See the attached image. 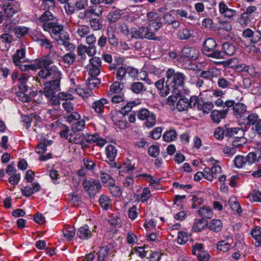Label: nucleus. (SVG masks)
<instances>
[{
    "label": "nucleus",
    "mask_w": 261,
    "mask_h": 261,
    "mask_svg": "<svg viewBox=\"0 0 261 261\" xmlns=\"http://www.w3.org/2000/svg\"><path fill=\"white\" fill-rule=\"evenodd\" d=\"M228 111V109L225 108L220 111L214 110L211 112V118L214 122L219 123L222 119L226 117Z\"/></svg>",
    "instance_id": "obj_17"
},
{
    "label": "nucleus",
    "mask_w": 261,
    "mask_h": 261,
    "mask_svg": "<svg viewBox=\"0 0 261 261\" xmlns=\"http://www.w3.org/2000/svg\"><path fill=\"white\" fill-rule=\"evenodd\" d=\"M100 178L102 182L107 184L108 186L115 183L114 179L112 176L106 173L100 171L99 173Z\"/></svg>",
    "instance_id": "obj_42"
},
{
    "label": "nucleus",
    "mask_w": 261,
    "mask_h": 261,
    "mask_svg": "<svg viewBox=\"0 0 261 261\" xmlns=\"http://www.w3.org/2000/svg\"><path fill=\"white\" fill-rule=\"evenodd\" d=\"M200 73L198 75L199 78H202L206 80L211 81L212 80L215 76V73L212 70H200Z\"/></svg>",
    "instance_id": "obj_45"
},
{
    "label": "nucleus",
    "mask_w": 261,
    "mask_h": 261,
    "mask_svg": "<svg viewBox=\"0 0 261 261\" xmlns=\"http://www.w3.org/2000/svg\"><path fill=\"white\" fill-rule=\"evenodd\" d=\"M259 18V13L257 12V8L254 6L248 7L246 11L243 13L238 19L240 24L245 27L253 20H257Z\"/></svg>",
    "instance_id": "obj_5"
},
{
    "label": "nucleus",
    "mask_w": 261,
    "mask_h": 261,
    "mask_svg": "<svg viewBox=\"0 0 261 261\" xmlns=\"http://www.w3.org/2000/svg\"><path fill=\"white\" fill-rule=\"evenodd\" d=\"M182 55L177 57V61L180 63L187 61L194 60L197 58L198 53L197 49L194 47H191L188 45L185 46L181 49Z\"/></svg>",
    "instance_id": "obj_9"
},
{
    "label": "nucleus",
    "mask_w": 261,
    "mask_h": 261,
    "mask_svg": "<svg viewBox=\"0 0 261 261\" xmlns=\"http://www.w3.org/2000/svg\"><path fill=\"white\" fill-rule=\"evenodd\" d=\"M251 200L256 202H261V192L254 190L249 195Z\"/></svg>",
    "instance_id": "obj_64"
},
{
    "label": "nucleus",
    "mask_w": 261,
    "mask_h": 261,
    "mask_svg": "<svg viewBox=\"0 0 261 261\" xmlns=\"http://www.w3.org/2000/svg\"><path fill=\"white\" fill-rule=\"evenodd\" d=\"M189 108L188 99L184 95H180L176 103V109L179 112L187 111Z\"/></svg>",
    "instance_id": "obj_20"
},
{
    "label": "nucleus",
    "mask_w": 261,
    "mask_h": 261,
    "mask_svg": "<svg viewBox=\"0 0 261 261\" xmlns=\"http://www.w3.org/2000/svg\"><path fill=\"white\" fill-rule=\"evenodd\" d=\"M124 170L126 172H132L136 169L135 163L128 159H126L123 162Z\"/></svg>",
    "instance_id": "obj_51"
},
{
    "label": "nucleus",
    "mask_w": 261,
    "mask_h": 261,
    "mask_svg": "<svg viewBox=\"0 0 261 261\" xmlns=\"http://www.w3.org/2000/svg\"><path fill=\"white\" fill-rule=\"evenodd\" d=\"M109 191L113 196L115 197H120L122 195V192L119 187L115 185L114 183L109 186Z\"/></svg>",
    "instance_id": "obj_47"
},
{
    "label": "nucleus",
    "mask_w": 261,
    "mask_h": 261,
    "mask_svg": "<svg viewBox=\"0 0 261 261\" xmlns=\"http://www.w3.org/2000/svg\"><path fill=\"white\" fill-rule=\"evenodd\" d=\"M76 58V55L73 52L66 53L61 57L62 61L66 67H69L73 64Z\"/></svg>",
    "instance_id": "obj_23"
},
{
    "label": "nucleus",
    "mask_w": 261,
    "mask_h": 261,
    "mask_svg": "<svg viewBox=\"0 0 261 261\" xmlns=\"http://www.w3.org/2000/svg\"><path fill=\"white\" fill-rule=\"evenodd\" d=\"M222 48L223 49L222 53H223L224 56L225 55L232 56L235 53L236 51V46L234 45L233 43L228 41L223 43Z\"/></svg>",
    "instance_id": "obj_26"
},
{
    "label": "nucleus",
    "mask_w": 261,
    "mask_h": 261,
    "mask_svg": "<svg viewBox=\"0 0 261 261\" xmlns=\"http://www.w3.org/2000/svg\"><path fill=\"white\" fill-rule=\"evenodd\" d=\"M85 122L83 120H77L75 123L72 124V130L74 132L82 131L84 128Z\"/></svg>",
    "instance_id": "obj_56"
},
{
    "label": "nucleus",
    "mask_w": 261,
    "mask_h": 261,
    "mask_svg": "<svg viewBox=\"0 0 261 261\" xmlns=\"http://www.w3.org/2000/svg\"><path fill=\"white\" fill-rule=\"evenodd\" d=\"M25 56V47H22L20 49H17L16 53L12 56V60L15 65L20 64V60L23 59Z\"/></svg>",
    "instance_id": "obj_24"
},
{
    "label": "nucleus",
    "mask_w": 261,
    "mask_h": 261,
    "mask_svg": "<svg viewBox=\"0 0 261 261\" xmlns=\"http://www.w3.org/2000/svg\"><path fill=\"white\" fill-rule=\"evenodd\" d=\"M62 71L58 68L51 73L49 79L44 83L43 88L44 95L49 99V102L52 105H59L60 102L59 99L56 95V93L60 90L61 80L62 79Z\"/></svg>",
    "instance_id": "obj_3"
},
{
    "label": "nucleus",
    "mask_w": 261,
    "mask_h": 261,
    "mask_svg": "<svg viewBox=\"0 0 261 261\" xmlns=\"http://www.w3.org/2000/svg\"><path fill=\"white\" fill-rule=\"evenodd\" d=\"M233 100H227L225 102L223 101L221 98H218L215 101V105L217 107H223V109H227L228 111L229 108L233 105Z\"/></svg>",
    "instance_id": "obj_39"
},
{
    "label": "nucleus",
    "mask_w": 261,
    "mask_h": 261,
    "mask_svg": "<svg viewBox=\"0 0 261 261\" xmlns=\"http://www.w3.org/2000/svg\"><path fill=\"white\" fill-rule=\"evenodd\" d=\"M90 32V28L87 25H81L78 27L77 33L81 37H85Z\"/></svg>",
    "instance_id": "obj_44"
},
{
    "label": "nucleus",
    "mask_w": 261,
    "mask_h": 261,
    "mask_svg": "<svg viewBox=\"0 0 261 261\" xmlns=\"http://www.w3.org/2000/svg\"><path fill=\"white\" fill-rule=\"evenodd\" d=\"M238 140H234L232 142V145L233 147H228L226 146L225 147L224 152L225 153L228 154L229 155H231L233 154L236 151V148L234 146H238L240 145H241V144H239L238 143Z\"/></svg>",
    "instance_id": "obj_55"
},
{
    "label": "nucleus",
    "mask_w": 261,
    "mask_h": 261,
    "mask_svg": "<svg viewBox=\"0 0 261 261\" xmlns=\"http://www.w3.org/2000/svg\"><path fill=\"white\" fill-rule=\"evenodd\" d=\"M256 154L254 152H249L248 155L245 156L246 159V163L249 165H252L255 163V161L259 162L261 160V156H259L258 159L256 158Z\"/></svg>",
    "instance_id": "obj_54"
},
{
    "label": "nucleus",
    "mask_w": 261,
    "mask_h": 261,
    "mask_svg": "<svg viewBox=\"0 0 261 261\" xmlns=\"http://www.w3.org/2000/svg\"><path fill=\"white\" fill-rule=\"evenodd\" d=\"M218 46L215 40L212 38L205 40L203 42V49L206 56L214 59H223L224 54L222 50L216 49Z\"/></svg>",
    "instance_id": "obj_4"
},
{
    "label": "nucleus",
    "mask_w": 261,
    "mask_h": 261,
    "mask_svg": "<svg viewBox=\"0 0 261 261\" xmlns=\"http://www.w3.org/2000/svg\"><path fill=\"white\" fill-rule=\"evenodd\" d=\"M207 226L211 231L218 232L220 231L223 228V224L220 220L214 219L210 223L207 222Z\"/></svg>",
    "instance_id": "obj_21"
},
{
    "label": "nucleus",
    "mask_w": 261,
    "mask_h": 261,
    "mask_svg": "<svg viewBox=\"0 0 261 261\" xmlns=\"http://www.w3.org/2000/svg\"><path fill=\"white\" fill-rule=\"evenodd\" d=\"M99 202L101 207L105 210H108L110 208L112 203L110 197L105 194H102L100 196Z\"/></svg>",
    "instance_id": "obj_32"
},
{
    "label": "nucleus",
    "mask_w": 261,
    "mask_h": 261,
    "mask_svg": "<svg viewBox=\"0 0 261 261\" xmlns=\"http://www.w3.org/2000/svg\"><path fill=\"white\" fill-rule=\"evenodd\" d=\"M76 11L84 10L88 6V0H78L75 3Z\"/></svg>",
    "instance_id": "obj_58"
},
{
    "label": "nucleus",
    "mask_w": 261,
    "mask_h": 261,
    "mask_svg": "<svg viewBox=\"0 0 261 261\" xmlns=\"http://www.w3.org/2000/svg\"><path fill=\"white\" fill-rule=\"evenodd\" d=\"M173 11L175 15L180 17L181 19L182 18H185L190 20L193 19V16H192L191 14H189L187 10L184 9H177L173 10Z\"/></svg>",
    "instance_id": "obj_36"
},
{
    "label": "nucleus",
    "mask_w": 261,
    "mask_h": 261,
    "mask_svg": "<svg viewBox=\"0 0 261 261\" xmlns=\"http://www.w3.org/2000/svg\"><path fill=\"white\" fill-rule=\"evenodd\" d=\"M87 86L91 89L98 87L101 83V81L97 77L89 76L86 81Z\"/></svg>",
    "instance_id": "obj_38"
},
{
    "label": "nucleus",
    "mask_w": 261,
    "mask_h": 261,
    "mask_svg": "<svg viewBox=\"0 0 261 261\" xmlns=\"http://www.w3.org/2000/svg\"><path fill=\"white\" fill-rule=\"evenodd\" d=\"M13 30L18 38L27 35L29 32V28L25 27H15Z\"/></svg>",
    "instance_id": "obj_52"
},
{
    "label": "nucleus",
    "mask_w": 261,
    "mask_h": 261,
    "mask_svg": "<svg viewBox=\"0 0 261 261\" xmlns=\"http://www.w3.org/2000/svg\"><path fill=\"white\" fill-rule=\"evenodd\" d=\"M230 246V244L226 240H221L217 243V249L223 252H226L229 250Z\"/></svg>",
    "instance_id": "obj_43"
},
{
    "label": "nucleus",
    "mask_w": 261,
    "mask_h": 261,
    "mask_svg": "<svg viewBox=\"0 0 261 261\" xmlns=\"http://www.w3.org/2000/svg\"><path fill=\"white\" fill-rule=\"evenodd\" d=\"M63 232L64 237L67 240L71 241L75 236V228L73 226H67L63 229Z\"/></svg>",
    "instance_id": "obj_35"
},
{
    "label": "nucleus",
    "mask_w": 261,
    "mask_h": 261,
    "mask_svg": "<svg viewBox=\"0 0 261 261\" xmlns=\"http://www.w3.org/2000/svg\"><path fill=\"white\" fill-rule=\"evenodd\" d=\"M217 84L219 88L222 89L230 88L231 86V82L224 78L223 77H220L218 79Z\"/></svg>",
    "instance_id": "obj_49"
},
{
    "label": "nucleus",
    "mask_w": 261,
    "mask_h": 261,
    "mask_svg": "<svg viewBox=\"0 0 261 261\" xmlns=\"http://www.w3.org/2000/svg\"><path fill=\"white\" fill-rule=\"evenodd\" d=\"M37 42L40 46H44L46 48L51 49L53 47L50 40L46 38L43 35H39V38L37 39Z\"/></svg>",
    "instance_id": "obj_33"
},
{
    "label": "nucleus",
    "mask_w": 261,
    "mask_h": 261,
    "mask_svg": "<svg viewBox=\"0 0 261 261\" xmlns=\"http://www.w3.org/2000/svg\"><path fill=\"white\" fill-rule=\"evenodd\" d=\"M107 157L111 162L114 161L117 154V150L112 145H109L106 148Z\"/></svg>",
    "instance_id": "obj_34"
},
{
    "label": "nucleus",
    "mask_w": 261,
    "mask_h": 261,
    "mask_svg": "<svg viewBox=\"0 0 261 261\" xmlns=\"http://www.w3.org/2000/svg\"><path fill=\"white\" fill-rule=\"evenodd\" d=\"M90 25L93 31H99L102 29L101 21L97 18H92L89 20Z\"/></svg>",
    "instance_id": "obj_40"
},
{
    "label": "nucleus",
    "mask_w": 261,
    "mask_h": 261,
    "mask_svg": "<svg viewBox=\"0 0 261 261\" xmlns=\"http://www.w3.org/2000/svg\"><path fill=\"white\" fill-rule=\"evenodd\" d=\"M111 248V244L100 247L97 253L98 255V261H107L108 254Z\"/></svg>",
    "instance_id": "obj_19"
},
{
    "label": "nucleus",
    "mask_w": 261,
    "mask_h": 261,
    "mask_svg": "<svg viewBox=\"0 0 261 261\" xmlns=\"http://www.w3.org/2000/svg\"><path fill=\"white\" fill-rule=\"evenodd\" d=\"M120 11L119 10H115L108 15L107 19L109 23H114L120 19Z\"/></svg>",
    "instance_id": "obj_37"
},
{
    "label": "nucleus",
    "mask_w": 261,
    "mask_h": 261,
    "mask_svg": "<svg viewBox=\"0 0 261 261\" xmlns=\"http://www.w3.org/2000/svg\"><path fill=\"white\" fill-rule=\"evenodd\" d=\"M233 114L237 118H241L247 111V107L243 103L237 102L233 100V105L231 106Z\"/></svg>",
    "instance_id": "obj_16"
},
{
    "label": "nucleus",
    "mask_w": 261,
    "mask_h": 261,
    "mask_svg": "<svg viewBox=\"0 0 261 261\" xmlns=\"http://www.w3.org/2000/svg\"><path fill=\"white\" fill-rule=\"evenodd\" d=\"M160 153L159 146L158 145H151L148 149V154L153 158L156 157Z\"/></svg>",
    "instance_id": "obj_59"
},
{
    "label": "nucleus",
    "mask_w": 261,
    "mask_h": 261,
    "mask_svg": "<svg viewBox=\"0 0 261 261\" xmlns=\"http://www.w3.org/2000/svg\"><path fill=\"white\" fill-rule=\"evenodd\" d=\"M60 135L62 138H64L67 140H70L72 135L71 133H69V127L65 125H62L61 127V129L60 131Z\"/></svg>",
    "instance_id": "obj_53"
},
{
    "label": "nucleus",
    "mask_w": 261,
    "mask_h": 261,
    "mask_svg": "<svg viewBox=\"0 0 261 261\" xmlns=\"http://www.w3.org/2000/svg\"><path fill=\"white\" fill-rule=\"evenodd\" d=\"M93 231V229L90 230L88 225L86 224L78 229L76 234L81 239L86 240L92 237Z\"/></svg>",
    "instance_id": "obj_18"
},
{
    "label": "nucleus",
    "mask_w": 261,
    "mask_h": 261,
    "mask_svg": "<svg viewBox=\"0 0 261 261\" xmlns=\"http://www.w3.org/2000/svg\"><path fill=\"white\" fill-rule=\"evenodd\" d=\"M147 17L150 28H153L154 32H158L161 28L162 23L161 22V19L159 14L155 12H149L147 13Z\"/></svg>",
    "instance_id": "obj_11"
},
{
    "label": "nucleus",
    "mask_w": 261,
    "mask_h": 261,
    "mask_svg": "<svg viewBox=\"0 0 261 261\" xmlns=\"http://www.w3.org/2000/svg\"><path fill=\"white\" fill-rule=\"evenodd\" d=\"M146 29V27H141L139 28L138 29H136L132 32L133 36L136 38H144V35Z\"/></svg>",
    "instance_id": "obj_57"
},
{
    "label": "nucleus",
    "mask_w": 261,
    "mask_h": 261,
    "mask_svg": "<svg viewBox=\"0 0 261 261\" xmlns=\"http://www.w3.org/2000/svg\"><path fill=\"white\" fill-rule=\"evenodd\" d=\"M69 35L66 31H62L57 39L58 43L61 45H65L69 41Z\"/></svg>",
    "instance_id": "obj_41"
},
{
    "label": "nucleus",
    "mask_w": 261,
    "mask_h": 261,
    "mask_svg": "<svg viewBox=\"0 0 261 261\" xmlns=\"http://www.w3.org/2000/svg\"><path fill=\"white\" fill-rule=\"evenodd\" d=\"M110 105V101L108 99L102 98L94 101L92 107L96 113L102 114L105 109L109 110Z\"/></svg>",
    "instance_id": "obj_14"
},
{
    "label": "nucleus",
    "mask_w": 261,
    "mask_h": 261,
    "mask_svg": "<svg viewBox=\"0 0 261 261\" xmlns=\"http://www.w3.org/2000/svg\"><path fill=\"white\" fill-rule=\"evenodd\" d=\"M28 76L25 74H21L18 79L19 89L20 92L27 93L29 90V86L27 84Z\"/></svg>",
    "instance_id": "obj_25"
},
{
    "label": "nucleus",
    "mask_w": 261,
    "mask_h": 261,
    "mask_svg": "<svg viewBox=\"0 0 261 261\" xmlns=\"http://www.w3.org/2000/svg\"><path fill=\"white\" fill-rule=\"evenodd\" d=\"M4 13L7 17H11L14 14L20 10V6L18 2L4 4L2 6Z\"/></svg>",
    "instance_id": "obj_13"
},
{
    "label": "nucleus",
    "mask_w": 261,
    "mask_h": 261,
    "mask_svg": "<svg viewBox=\"0 0 261 261\" xmlns=\"http://www.w3.org/2000/svg\"><path fill=\"white\" fill-rule=\"evenodd\" d=\"M234 164L238 168H243L247 164L245 156L241 155L236 156L234 160Z\"/></svg>",
    "instance_id": "obj_46"
},
{
    "label": "nucleus",
    "mask_w": 261,
    "mask_h": 261,
    "mask_svg": "<svg viewBox=\"0 0 261 261\" xmlns=\"http://www.w3.org/2000/svg\"><path fill=\"white\" fill-rule=\"evenodd\" d=\"M22 71H28L30 70L36 71L38 69L37 76L34 77L37 83H41V80H48L51 73L54 72L58 67L54 65V61L50 58L45 57L34 61L33 64H24L22 61L19 65H16Z\"/></svg>",
    "instance_id": "obj_2"
},
{
    "label": "nucleus",
    "mask_w": 261,
    "mask_h": 261,
    "mask_svg": "<svg viewBox=\"0 0 261 261\" xmlns=\"http://www.w3.org/2000/svg\"><path fill=\"white\" fill-rule=\"evenodd\" d=\"M82 186L84 190L91 197H94L95 195L99 192L101 189L102 186L99 180L92 179L88 180L86 178L83 179Z\"/></svg>",
    "instance_id": "obj_6"
},
{
    "label": "nucleus",
    "mask_w": 261,
    "mask_h": 261,
    "mask_svg": "<svg viewBox=\"0 0 261 261\" xmlns=\"http://www.w3.org/2000/svg\"><path fill=\"white\" fill-rule=\"evenodd\" d=\"M197 213L202 218L203 221L204 219H210L213 216L212 209L208 206H204L201 207L198 211Z\"/></svg>",
    "instance_id": "obj_22"
},
{
    "label": "nucleus",
    "mask_w": 261,
    "mask_h": 261,
    "mask_svg": "<svg viewBox=\"0 0 261 261\" xmlns=\"http://www.w3.org/2000/svg\"><path fill=\"white\" fill-rule=\"evenodd\" d=\"M101 61L97 57H93L89 60V63L87 65V71L89 76L97 77L100 73Z\"/></svg>",
    "instance_id": "obj_8"
},
{
    "label": "nucleus",
    "mask_w": 261,
    "mask_h": 261,
    "mask_svg": "<svg viewBox=\"0 0 261 261\" xmlns=\"http://www.w3.org/2000/svg\"><path fill=\"white\" fill-rule=\"evenodd\" d=\"M219 10L220 13L224 18H227L228 19H232L237 15V11L228 7V6L223 1L219 3Z\"/></svg>",
    "instance_id": "obj_12"
},
{
    "label": "nucleus",
    "mask_w": 261,
    "mask_h": 261,
    "mask_svg": "<svg viewBox=\"0 0 261 261\" xmlns=\"http://www.w3.org/2000/svg\"><path fill=\"white\" fill-rule=\"evenodd\" d=\"M85 168L89 170H94L96 168L95 163L90 159L84 158L83 160Z\"/></svg>",
    "instance_id": "obj_61"
},
{
    "label": "nucleus",
    "mask_w": 261,
    "mask_h": 261,
    "mask_svg": "<svg viewBox=\"0 0 261 261\" xmlns=\"http://www.w3.org/2000/svg\"><path fill=\"white\" fill-rule=\"evenodd\" d=\"M177 38L181 40H188L193 37L190 30L187 28H184L179 30L177 33Z\"/></svg>",
    "instance_id": "obj_30"
},
{
    "label": "nucleus",
    "mask_w": 261,
    "mask_h": 261,
    "mask_svg": "<svg viewBox=\"0 0 261 261\" xmlns=\"http://www.w3.org/2000/svg\"><path fill=\"white\" fill-rule=\"evenodd\" d=\"M177 133L175 129H170L166 131L163 135V140L167 142L173 141L177 138Z\"/></svg>",
    "instance_id": "obj_31"
},
{
    "label": "nucleus",
    "mask_w": 261,
    "mask_h": 261,
    "mask_svg": "<svg viewBox=\"0 0 261 261\" xmlns=\"http://www.w3.org/2000/svg\"><path fill=\"white\" fill-rule=\"evenodd\" d=\"M214 104L211 101H201V103H198L197 109L202 110L204 113L208 114L214 108Z\"/></svg>",
    "instance_id": "obj_27"
},
{
    "label": "nucleus",
    "mask_w": 261,
    "mask_h": 261,
    "mask_svg": "<svg viewBox=\"0 0 261 261\" xmlns=\"http://www.w3.org/2000/svg\"><path fill=\"white\" fill-rule=\"evenodd\" d=\"M122 87H123L122 84L118 81L115 82L111 86V91L116 94H119L122 90Z\"/></svg>",
    "instance_id": "obj_63"
},
{
    "label": "nucleus",
    "mask_w": 261,
    "mask_h": 261,
    "mask_svg": "<svg viewBox=\"0 0 261 261\" xmlns=\"http://www.w3.org/2000/svg\"><path fill=\"white\" fill-rule=\"evenodd\" d=\"M107 40L111 45L116 47L118 45V40L116 35L113 32L108 33L107 35Z\"/></svg>",
    "instance_id": "obj_60"
},
{
    "label": "nucleus",
    "mask_w": 261,
    "mask_h": 261,
    "mask_svg": "<svg viewBox=\"0 0 261 261\" xmlns=\"http://www.w3.org/2000/svg\"><path fill=\"white\" fill-rule=\"evenodd\" d=\"M242 37L247 39L250 44H256L260 40V31H253L250 28L245 29L242 33Z\"/></svg>",
    "instance_id": "obj_10"
},
{
    "label": "nucleus",
    "mask_w": 261,
    "mask_h": 261,
    "mask_svg": "<svg viewBox=\"0 0 261 261\" xmlns=\"http://www.w3.org/2000/svg\"><path fill=\"white\" fill-rule=\"evenodd\" d=\"M75 6V3L73 4L70 2V1L65 4L64 9L67 15H72L75 13L76 9Z\"/></svg>",
    "instance_id": "obj_48"
},
{
    "label": "nucleus",
    "mask_w": 261,
    "mask_h": 261,
    "mask_svg": "<svg viewBox=\"0 0 261 261\" xmlns=\"http://www.w3.org/2000/svg\"><path fill=\"white\" fill-rule=\"evenodd\" d=\"M244 136L243 130L239 127H225V136L241 139Z\"/></svg>",
    "instance_id": "obj_15"
},
{
    "label": "nucleus",
    "mask_w": 261,
    "mask_h": 261,
    "mask_svg": "<svg viewBox=\"0 0 261 261\" xmlns=\"http://www.w3.org/2000/svg\"><path fill=\"white\" fill-rule=\"evenodd\" d=\"M137 116L139 119L142 121L145 120L144 124L148 128L153 127L156 123L155 115L147 109L142 108L139 110L137 112Z\"/></svg>",
    "instance_id": "obj_7"
},
{
    "label": "nucleus",
    "mask_w": 261,
    "mask_h": 261,
    "mask_svg": "<svg viewBox=\"0 0 261 261\" xmlns=\"http://www.w3.org/2000/svg\"><path fill=\"white\" fill-rule=\"evenodd\" d=\"M130 89L134 93L137 94L143 93L146 90V88L144 84L140 82H136L133 83Z\"/></svg>",
    "instance_id": "obj_29"
},
{
    "label": "nucleus",
    "mask_w": 261,
    "mask_h": 261,
    "mask_svg": "<svg viewBox=\"0 0 261 261\" xmlns=\"http://www.w3.org/2000/svg\"><path fill=\"white\" fill-rule=\"evenodd\" d=\"M186 79L184 73L169 68L165 72V77L157 81L154 85L160 95L165 97L169 94L170 91L176 94L178 88L184 86Z\"/></svg>",
    "instance_id": "obj_1"
},
{
    "label": "nucleus",
    "mask_w": 261,
    "mask_h": 261,
    "mask_svg": "<svg viewBox=\"0 0 261 261\" xmlns=\"http://www.w3.org/2000/svg\"><path fill=\"white\" fill-rule=\"evenodd\" d=\"M258 121V116L256 113H251L247 117V124H256Z\"/></svg>",
    "instance_id": "obj_62"
},
{
    "label": "nucleus",
    "mask_w": 261,
    "mask_h": 261,
    "mask_svg": "<svg viewBox=\"0 0 261 261\" xmlns=\"http://www.w3.org/2000/svg\"><path fill=\"white\" fill-rule=\"evenodd\" d=\"M127 74L125 66H121L117 68L116 72V79L118 81H122L124 79Z\"/></svg>",
    "instance_id": "obj_50"
},
{
    "label": "nucleus",
    "mask_w": 261,
    "mask_h": 261,
    "mask_svg": "<svg viewBox=\"0 0 261 261\" xmlns=\"http://www.w3.org/2000/svg\"><path fill=\"white\" fill-rule=\"evenodd\" d=\"M207 227V221L205 223L202 219H196L194 222L192 230L194 232H198L204 230Z\"/></svg>",
    "instance_id": "obj_28"
}]
</instances>
